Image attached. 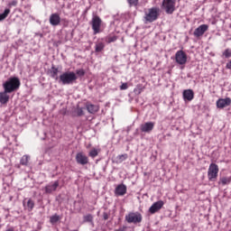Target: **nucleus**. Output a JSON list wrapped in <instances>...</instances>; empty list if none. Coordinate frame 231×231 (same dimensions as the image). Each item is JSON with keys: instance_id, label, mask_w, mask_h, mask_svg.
Masks as SVG:
<instances>
[{"instance_id": "f257e3e1", "label": "nucleus", "mask_w": 231, "mask_h": 231, "mask_svg": "<svg viewBox=\"0 0 231 231\" xmlns=\"http://www.w3.org/2000/svg\"><path fill=\"white\" fill-rule=\"evenodd\" d=\"M21 88V80L17 77L10 78L5 83H3L4 91H7L8 93H14V91H17Z\"/></svg>"}, {"instance_id": "f03ea898", "label": "nucleus", "mask_w": 231, "mask_h": 231, "mask_svg": "<svg viewBox=\"0 0 231 231\" xmlns=\"http://www.w3.org/2000/svg\"><path fill=\"white\" fill-rule=\"evenodd\" d=\"M160 16V8L158 7H152L148 9V11L145 13L144 19L147 21V23H154L156 19Z\"/></svg>"}, {"instance_id": "7ed1b4c3", "label": "nucleus", "mask_w": 231, "mask_h": 231, "mask_svg": "<svg viewBox=\"0 0 231 231\" xmlns=\"http://www.w3.org/2000/svg\"><path fill=\"white\" fill-rule=\"evenodd\" d=\"M219 174V166L214 162L209 164L208 170V179L209 181H216L217 175Z\"/></svg>"}, {"instance_id": "20e7f679", "label": "nucleus", "mask_w": 231, "mask_h": 231, "mask_svg": "<svg viewBox=\"0 0 231 231\" xmlns=\"http://www.w3.org/2000/svg\"><path fill=\"white\" fill-rule=\"evenodd\" d=\"M60 80L62 82V84H73L75 80H77V74L75 72H64L60 76Z\"/></svg>"}, {"instance_id": "39448f33", "label": "nucleus", "mask_w": 231, "mask_h": 231, "mask_svg": "<svg viewBox=\"0 0 231 231\" xmlns=\"http://www.w3.org/2000/svg\"><path fill=\"white\" fill-rule=\"evenodd\" d=\"M189 60V57L187 56V53L183 51H178L175 53V62L179 66H185Z\"/></svg>"}, {"instance_id": "423d86ee", "label": "nucleus", "mask_w": 231, "mask_h": 231, "mask_svg": "<svg viewBox=\"0 0 231 231\" xmlns=\"http://www.w3.org/2000/svg\"><path fill=\"white\" fill-rule=\"evenodd\" d=\"M162 9L165 10L166 14H174L176 10V0H163Z\"/></svg>"}, {"instance_id": "0eeeda50", "label": "nucleus", "mask_w": 231, "mask_h": 231, "mask_svg": "<svg viewBox=\"0 0 231 231\" xmlns=\"http://www.w3.org/2000/svg\"><path fill=\"white\" fill-rule=\"evenodd\" d=\"M92 30L94 32V35H97V33H100L102 30V19H100L97 15L93 16L92 18Z\"/></svg>"}, {"instance_id": "6e6552de", "label": "nucleus", "mask_w": 231, "mask_h": 231, "mask_svg": "<svg viewBox=\"0 0 231 231\" xmlns=\"http://www.w3.org/2000/svg\"><path fill=\"white\" fill-rule=\"evenodd\" d=\"M127 223H142V214L139 212H131L125 216Z\"/></svg>"}, {"instance_id": "1a4fd4ad", "label": "nucleus", "mask_w": 231, "mask_h": 231, "mask_svg": "<svg viewBox=\"0 0 231 231\" xmlns=\"http://www.w3.org/2000/svg\"><path fill=\"white\" fill-rule=\"evenodd\" d=\"M76 162L79 165H88L89 163V158L87 157L85 152H79L76 154Z\"/></svg>"}, {"instance_id": "9d476101", "label": "nucleus", "mask_w": 231, "mask_h": 231, "mask_svg": "<svg viewBox=\"0 0 231 231\" xmlns=\"http://www.w3.org/2000/svg\"><path fill=\"white\" fill-rule=\"evenodd\" d=\"M165 205V202L163 200H159L152 205V207L149 208L150 214H156V212H160L162 208H163V206Z\"/></svg>"}, {"instance_id": "9b49d317", "label": "nucleus", "mask_w": 231, "mask_h": 231, "mask_svg": "<svg viewBox=\"0 0 231 231\" xmlns=\"http://www.w3.org/2000/svg\"><path fill=\"white\" fill-rule=\"evenodd\" d=\"M231 105V98L230 97H226V98H219L217 101V107L218 109H223L225 107H227V106Z\"/></svg>"}, {"instance_id": "f8f14e48", "label": "nucleus", "mask_w": 231, "mask_h": 231, "mask_svg": "<svg viewBox=\"0 0 231 231\" xmlns=\"http://www.w3.org/2000/svg\"><path fill=\"white\" fill-rule=\"evenodd\" d=\"M49 22L51 26H59L60 24V15L57 13L51 14Z\"/></svg>"}, {"instance_id": "ddd939ff", "label": "nucleus", "mask_w": 231, "mask_h": 231, "mask_svg": "<svg viewBox=\"0 0 231 231\" xmlns=\"http://www.w3.org/2000/svg\"><path fill=\"white\" fill-rule=\"evenodd\" d=\"M208 30V25L207 24H201L193 32L195 37H202V35L205 34V32Z\"/></svg>"}, {"instance_id": "4468645a", "label": "nucleus", "mask_w": 231, "mask_h": 231, "mask_svg": "<svg viewBox=\"0 0 231 231\" xmlns=\"http://www.w3.org/2000/svg\"><path fill=\"white\" fill-rule=\"evenodd\" d=\"M182 97L185 102H190L194 100V91L192 89H186L183 91Z\"/></svg>"}, {"instance_id": "2eb2a0df", "label": "nucleus", "mask_w": 231, "mask_h": 231, "mask_svg": "<svg viewBox=\"0 0 231 231\" xmlns=\"http://www.w3.org/2000/svg\"><path fill=\"white\" fill-rule=\"evenodd\" d=\"M127 193V186L125 184H119L115 190L116 196H125Z\"/></svg>"}, {"instance_id": "dca6fc26", "label": "nucleus", "mask_w": 231, "mask_h": 231, "mask_svg": "<svg viewBox=\"0 0 231 231\" xmlns=\"http://www.w3.org/2000/svg\"><path fill=\"white\" fill-rule=\"evenodd\" d=\"M154 129V123L148 122L141 125V131L143 133H151Z\"/></svg>"}, {"instance_id": "f3484780", "label": "nucleus", "mask_w": 231, "mask_h": 231, "mask_svg": "<svg viewBox=\"0 0 231 231\" xmlns=\"http://www.w3.org/2000/svg\"><path fill=\"white\" fill-rule=\"evenodd\" d=\"M10 92L4 90L3 92H0V104H8L10 100V95H8Z\"/></svg>"}, {"instance_id": "a211bd4d", "label": "nucleus", "mask_w": 231, "mask_h": 231, "mask_svg": "<svg viewBox=\"0 0 231 231\" xmlns=\"http://www.w3.org/2000/svg\"><path fill=\"white\" fill-rule=\"evenodd\" d=\"M58 187H59V180H56L53 184H50L45 187V192L47 194H51V192H55V190H57Z\"/></svg>"}, {"instance_id": "6ab92c4d", "label": "nucleus", "mask_w": 231, "mask_h": 231, "mask_svg": "<svg viewBox=\"0 0 231 231\" xmlns=\"http://www.w3.org/2000/svg\"><path fill=\"white\" fill-rule=\"evenodd\" d=\"M87 111L90 113L91 115H95V113H98V110L100 109L98 106L93 105V104H87L86 105Z\"/></svg>"}, {"instance_id": "aec40b11", "label": "nucleus", "mask_w": 231, "mask_h": 231, "mask_svg": "<svg viewBox=\"0 0 231 231\" xmlns=\"http://www.w3.org/2000/svg\"><path fill=\"white\" fill-rule=\"evenodd\" d=\"M99 152H100V149L92 148L88 152V156H90V158H97Z\"/></svg>"}, {"instance_id": "412c9836", "label": "nucleus", "mask_w": 231, "mask_h": 231, "mask_svg": "<svg viewBox=\"0 0 231 231\" xmlns=\"http://www.w3.org/2000/svg\"><path fill=\"white\" fill-rule=\"evenodd\" d=\"M30 162V156L28 155H23L21 159V165H28Z\"/></svg>"}, {"instance_id": "4be33fe9", "label": "nucleus", "mask_w": 231, "mask_h": 231, "mask_svg": "<svg viewBox=\"0 0 231 231\" xmlns=\"http://www.w3.org/2000/svg\"><path fill=\"white\" fill-rule=\"evenodd\" d=\"M231 181V177H222L220 178V183L222 185H228Z\"/></svg>"}, {"instance_id": "5701e85b", "label": "nucleus", "mask_w": 231, "mask_h": 231, "mask_svg": "<svg viewBox=\"0 0 231 231\" xmlns=\"http://www.w3.org/2000/svg\"><path fill=\"white\" fill-rule=\"evenodd\" d=\"M9 14H10V9H5V12L0 14V21H5V18L8 17Z\"/></svg>"}, {"instance_id": "b1692460", "label": "nucleus", "mask_w": 231, "mask_h": 231, "mask_svg": "<svg viewBox=\"0 0 231 231\" xmlns=\"http://www.w3.org/2000/svg\"><path fill=\"white\" fill-rule=\"evenodd\" d=\"M34 207H35V202H33V200H32V199H29L27 202L28 210H33Z\"/></svg>"}, {"instance_id": "393cba45", "label": "nucleus", "mask_w": 231, "mask_h": 231, "mask_svg": "<svg viewBox=\"0 0 231 231\" xmlns=\"http://www.w3.org/2000/svg\"><path fill=\"white\" fill-rule=\"evenodd\" d=\"M116 35H113V36H107L106 39V42L109 43L111 42H115V41H116Z\"/></svg>"}, {"instance_id": "a878e982", "label": "nucleus", "mask_w": 231, "mask_h": 231, "mask_svg": "<svg viewBox=\"0 0 231 231\" xmlns=\"http://www.w3.org/2000/svg\"><path fill=\"white\" fill-rule=\"evenodd\" d=\"M102 50H104V43L99 42L96 44V51L99 52L102 51Z\"/></svg>"}, {"instance_id": "bb28decb", "label": "nucleus", "mask_w": 231, "mask_h": 231, "mask_svg": "<svg viewBox=\"0 0 231 231\" xmlns=\"http://www.w3.org/2000/svg\"><path fill=\"white\" fill-rule=\"evenodd\" d=\"M60 219V217H59L58 215H54L52 217H51V223H58V221Z\"/></svg>"}, {"instance_id": "cd10ccee", "label": "nucleus", "mask_w": 231, "mask_h": 231, "mask_svg": "<svg viewBox=\"0 0 231 231\" xmlns=\"http://www.w3.org/2000/svg\"><path fill=\"white\" fill-rule=\"evenodd\" d=\"M224 57H226V59H230L231 57V51L230 49H226L224 52H223Z\"/></svg>"}, {"instance_id": "c85d7f7f", "label": "nucleus", "mask_w": 231, "mask_h": 231, "mask_svg": "<svg viewBox=\"0 0 231 231\" xmlns=\"http://www.w3.org/2000/svg\"><path fill=\"white\" fill-rule=\"evenodd\" d=\"M76 74L79 76V77H84V75H86V72L84 71V69H78L76 71Z\"/></svg>"}, {"instance_id": "c756f323", "label": "nucleus", "mask_w": 231, "mask_h": 231, "mask_svg": "<svg viewBox=\"0 0 231 231\" xmlns=\"http://www.w3.org/2000/svg\"><path fill=\"white\" fill-rule=\"evenodd\" d=\"M77 115L78 116H82V115H84V109L83 108H77Z\"/></svg>"}, {"instance_id": "7c9ffc66", "label": "nucleus", "mask_w": 231, "mask_h": 231, "mask_svg": "<svg viewBox=\"0 0 231 231\" xmlns=\"http://www.w3.org/2000/svg\"><path fill=\"white\" fill-rule=\"evenodd\" d=\"M127 88H129V85H127V83H123V84L120 86L121 91H124V90L127 89Z\"/></svg>"}, {"instance_id": "2f4dec72", "label": "nucleus", "mask_w": 231, "mask_h": 231, "mask_svg": "<svg viewBox=\"0 0 231 231\" xmlns=\"http://www.w3.org/2000/svg\"><path fill=\"white\" fill-rule=\"evenodd\" d=\"M128 3L134 6H136V5H138V0H128Z\"/></svg>"}, {"instance_id": "473e14b6", "label": "nucleus", "mask_w": 231, "mask_h": 231, "mask_svg": "<svg viewBox=\"0 0 231 231\" xmlns=\"http://www.w3.org/2000/svg\"><path fill=\"white\" fill-rule=\"evenodd\" d=\"M119 160H121V162H124V160H127V154L119 155Z\"/></svg>"}, {"instance_id": "72a5a7b5", "label": "nucleus", "mask_w": 231, "mask_h": 231, "mask_svg": "<svg viewBox=\"0 0 231 231\" xmlns=\"http://www.w3.org/2000/svg\"><path fill=\"white\" fill-rule=\"evenodd\" d=\"M58 72H59V69H54V70H53L54 75H57Z\"/></svg>"}, {"instance_id": "f704fd0d", "label": "nucleus", "mask_w": 231, "mask_h": 231, "mask_svg": "<svg viewBox=\"0 0 231 231\" xmlns=\"http://www.w3.org/2000/svg\"><path fill=\"white\" fill-rule=\"evenodd\" d=\"M104 218H105V219H107V215H105Z\"/></svg>"}, {"instance_id": "c9c22d12", "label": "nucleus", "mask_w": 231, "mask_h": 231, "mask_svg": "<svg viewBox=\"0 0 231 231\" xmlns=\"http://www.w3.org/2000/svg\"><path fill=\"white\" fill-rule=\"evenodd\" d=\"M137 91H138V88H135V89H134V92L136 93Z\"/></svg>"}, {"instance_id": "e433bc0d", "label": "nucleus", "mask_w": 231, "mask_h": 231, "mask_svg": "<svg viewBox=\"0 0 231 231\" xmlns=\"http://www.w3.org/2000/svg\"><path fill=\"white\" fill-rule=\"evenodd\" d=\"M138 93H142V89H140Z\"/></svg>"}, {"instance_id": "4c0bfd02", "label": "nucleus", "mask_w": 231, "mask_h": 231, "mask_svg": "<svg viewBox=\"0 0 231 231\" xmlns=\"http://www.w3.org/2000/svg\"><path fill=\"white\" fill-rule=\"evenodd\" d=\"M72 231H79V230H77V229H74V230H72Z\"/></svg>"}]
</instances>
